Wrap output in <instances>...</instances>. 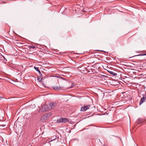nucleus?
Here are the masks:
<instances>
[{"label":"nucleus","instance_id":"obj_1","mask_svg":"<svg viewBox=\"0 0 146 146\" xmlns=\"http://www.w3.org/2000/svg\"><path fill=\"white\" fill-rule=\"evenodd\" d=\"M139 96L141 98L142 96L143 97L141 99L140 102V105L142 104L143 102L145 101L146 100V92L145 91H141L139 93Z\"/></svg>","mask_w":146,"mask_h":146},{"label":"nucleus","instance_id":"obj_16","mask_svg":"<svg viewBox=\"0 0 146 146\" xmlns=\"http://www.w3.org/2000/svg\"><path fill=\"white\" fill-rule=\"evenodd\" d=\"M74 86H75V85H74L73 84H72V85L71 86H70V88H72Z\"/></svg>","mask_w":146,"mask_h":146},{"label":"nucleus","instance_id":"obj_3","mask_svg":"<svg viewBox=\"0 0 146 146\" xmlns=\"http://www.w3.org/2000/svg\"><path fill=\"white\" fill-rule=\"evenodd\" d=\"M78 69L81 72L83 73H85L87 72V68L84 66L79 67Z\"/></svg>","mask_w":146,"mask_h":146},{"label":"nucleus","instance_id":"obj_6","mask_svg":"<svg viewBox=\"0 0 146 146\" xmlns=\"http://www.w3.org/2000/svg\"><path fill=\"white\" fill-rule=\"evenodd\" d=\"M90 106L89 105H87V106H84L82 107L80 109L81 111H86L87 110L89 109L90 107Z\"/></svg>","mask_w":146,"mask_h":146},{"label":"nucleus","instance_id":"obj_19","mask_svg":"<svg viewBox=\"0 0 146 146\" xmlns=\"http://www.w3.org/2000/svg\"><path fill=\"white\" fill-rule=\"evenodd\" d=\"M29 1H32V0H29Z\"/></svg>","mask_w":146,"mask_h":146},{"label":"nucleus","instance_id":"obj_14","mask_svg":"<svg viewBox=\"0 0 146 146\" xmlns=\"http://www.w3.org/2000/svg\"><path fill=\"white\" fill-rule=\"evenodd\" d=\"M29 48L34 49L35 48V46H29Z\"/></svg>","mask_w":146,"mask_h":146},{"label":"nucleus","instance_id":"obj_18","mask_svg":"<svg viewBox=\"0 0 146 146\" xmlns=\"http://www.w3.org/2000/svg\"><path fill=\"white\" fill-rule=\"evenodd\" d=\"M101 51H102V52H104L105 53H106V52H105V51H103V50H101Z\"/></svg>","mask_w":146,"mask_h":146},{"label":"nucleus","instance_id":"obj_8","mask_svg":"<svg viewBox=\"0 0 146 146\" xmlns=\"http://www.w3.org/2000/svg\"><path fill=\"white\" fill-rule=\"evenodd\" d=\"M143 121L142 119L141 118H139L136 120L135 123L138 124H139L143 123Z\"/></svg>","mask_w":146,"mask_h":146},{"label":"nucleus","instance_id":"obj_11","mask_svg":"<svg viewBox=\"0 0 146 146\" xmlns=\"http://www.w3.org/2000/svg\"><path fill=\"white\" fill-rule=\"evenodd\" d=\"M108 72L111 74L113 76H115L117 75V74L116 73L112 71H108Z\"/></svg>","mask_w":146,"mask_h":146},{"label":"nucleus","instance_id":"obj_12","mask_svg":"<svg viewBox=\"0 0 146 146\" xmlns=\"http://www.w3.org/2000/svg\"><path fill=\"white\" fill-rule=\"evenodd\" d=\"M42 76H40V77L39 78V77H37V79L38 81L39 82H40L42 80Z\"/></svg>","mask_w":146,"mask_h":146},{"label":"nucleus","instance_id":"obj_13","mask_svg":"<svg viewBox=\"0 0 146 146\" xmlns=\"http://www.w3.org/2000/svg\"><path fill=\"white\" fill-rule=\"evenodd\" d=\"M130 78L129 77H125V78H123V80H124L123 81L124 82L125 81H127V80H129Z\"/></svg>","mask_w":146,"mask_h":146},{"label":"nucleus","instance_id":"obj_5","mask_svg":"<svg viewBox=\"0 0 146 146\" xmlns=\"http://www.w3.org/2000/svg\"><path fill=\"white\" fill-rule=\"evenodd\" d=\"M50 109V108L48 107V106L46 105H43L41 109V111L42 112H44L46 111H48Z\"/></svg>","mask_w":146,"mask_h":146},{"label":"nucleus","instance_id":"obj_7","mask_svg":"<svg viewBox=\"0 0 146 146\" xmlns=\"http://www.w3.org/2000/svg\"><path fill=\"white\" fill-rule=\"evenodd\" d=\"M57 105V103L56 102H52L50 104L49 106L50 109H54L55 108Z\"/></svg>","mask_w":146,"mask_h":146},{"label":"nucleus","instance_id":"obj_15","mask_svg":"<svg viewBox=\"0 0 146 146\" xmlns=\"http://www.w3.org/2000/svg\"><path fill=\"white\" fill-rule=\"evenodd\" d=\"M145 55H146V53L144 54H139L137 56H145Z\"/></svg>","mask_w":146,"mask_h":146},{"label":"nucleus","instance_id":"obj_4","mask_svg":"<svg viewBox=\"0 0 146 146\" xmlns=\"http://www.w3.org/2000/svg\"><path fill=\"white\" fill-rule=\"evenodd\" d=\"M68 121L69 120L67 119L63 118H59L57 120V123H65Z\"/></svg>","mask_w":146,"mask_h":146},{"label":"nucleus","instance_id":"obj_9","mask_svg":"<svg viewBox=\"0 0 146 146\" xmlns=\"http://www.w3.org/2000/svg\"><path fill=\"white\" fill-rule=\"evenodd\" d=\"M34 68L35 69V70H36V71H37L39 73L40 76H42V74L41 73V72H40V71L39 69V68L37 67H36V66H34Z\"/></svg>","mask_w":146,"mask_h":146},{"label":"nucleus","instance_id":"obj_2","mask_svg":"<svg viewBox=\"0 0 146 146\" xmlns=\"http://www.w3.org/2000/svg\"><path fill=\"white\" fill-rule=\"evenodd\" d=\"M51 113H48L43 115L41 117L40 120L42 121H44L46 120L51 116Z\"/></svg>","mask_w":146,"mask_h":146},{"label":"nucleus","instance_id":"obj_10","mask_svg":"<svg viewBox=\"0 0 146 146\" xmlns=\"http://www.w3.org/2000/svg\"><path fill=\"white\" fill-rule=\"evenodd\" d=\"M53 88L55 90H58L61 88L58 85L54 86L53 87Z\"/></svg>","mask_w":146,"mask_h":146},{"label":"nucleus","instance_id":"obj_17","mask_svg":"<svg viewBox=\"0 0 146 146\" xmlns=\"http://www.w3.org/2000/svg\"><path fill=\"white\" fill-rule=\"evenodd\" d=\"M3 98V97H1V96H0V99H1V98Z\"/></svg>","mask_w":146,"mask_h":146}]
</instances>
